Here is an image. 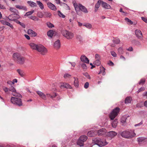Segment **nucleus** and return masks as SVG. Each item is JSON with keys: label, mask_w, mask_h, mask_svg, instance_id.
Returning <instances> with one entry per match:
<instances>
[{"label": "nucleus", "mask_w": 147, "mask_h": 147, "mask_svg": "<svg viewBox=\"0 0 147 147\" xmlns=\"http://www.w3.org/2000/svg\"><path fill=\"white\" fill-rule=\"evenodd\" d=\"M15 7L17 8L20 9H22L25 11L27 10V8L26 6L17 5H16Z\"/></svg>", "instance_id": "obj_23"}, {"label": "nucleus", "mask_w": 147, "mask_h": 147, "mask_svg": "<svg viewBox=\"0 0 147 147\" xmlns=\"http://www.w3.org/2000/svg\"><path fill=\"white\" fill-rule=\"evenodd\" d=\"M105 68L102 67H100V72L98 74H104L105 73Z\"/></svg>", "instance_id": "obj_44"}, {"label": "nucleus", "mask_w": 147, "mask_h": 147, "mask_svg": "<svg viewBox=\"0 0 147 147\" xmlns=\"http://www.w3.org/2000/svg\"><path fill=\"white\" fill-rule=\"evenodd\" d=\"M81 66L84 69H86L87 66L85 63H83L81 65Z\"/></svg>", "instance_id": "obj_63"}, {"label": "nucleus", "mask_w": 147, "mask_h": 147, "mask_svg": "<svg viewBox=\"0 0 147 147\" xmlns=\"http://www.w3.org/2000/svg\"><path fill=\"white\" fill-rule=\"evenodd\" d=\"M141 18L142 20L144 21L145 22L147 23V18L144 17H141Z\"/></svg>", "instance_id": "obj_60"}, {"label": "nucleus", "mask_w": 147, "mask_h": 147, "mask_svg": "<svg viewBox=\"0 0 147 147\" xmlns=\"http://www.w3.org/2000/svg\"><path fill=\"white\" fill-rule=\"evenodd\" d=\"M77 144L80 146H83L84 144V142L79 139L77 142Z\"/></svg>", "instance_id": "obj_37"}, {"label": "nucleus", "mask_w": 147, "mask_h": 147, "mask_svg": "<svg viewBox=\"0 0 147 147\" xmlns=\"http://www.w3.org/2000/svg\"><path fill=\"white\" fill-rule=\"evenodd\" d=\"M102 1L101 0H99L97 2V3L95 4V11H96L98 9V8L99 7L100 4H101Z\"/></svg>", "instance_id": "obj_22"}, {"label": "nucleus", "mask_w": 147, "mask_h": 147, "mask_svg": "<svg viewBox=\"0 0 147 147\" xmlns=\"http://www.w3.org/2000/svg\"><path fill=\"white\" fill-rule=\"evenodd\" d=\"M53 31L52 30H50L47 32V35L48 36L52 37L53 36Z\"/></svg>", "instance_id": "obj_36"}, {"label": "nucleus", "mask_w": 147, "mask_h": 147, "mask_svg": "<svg viewBox=\"0 0 147 147\" xmlns=\"http://www.w3.org/2000/svg\"><path fill=\"white\" fill-rule=\"evenodd\" d=\"M47 25L49 28H52L54 27V26L53 24L51 23L50 22H48L47 23Z\"/></svg>", "instance_id": "obj_45"}, {"label": "nucleus", "mask_w": 147, "mask_h": 147, "mask_svg": "<svg viewBox=\"0 0 147 147\" xmlns=\"http://www.w3.org/2000/svg\"><path fill=\"white\" fill-rule=\"evenodd\" d=\"M145 90V88L144 87H141L138 90L137 92L138 93L140 92L144 91Z\"/></svg>", "instance_id": "obj_49"}, {"label": "nucleus", "mask_w": 147, "mask_h": 147, "mask_svg": "<svg viewBox=\"0 0 147 147\" xmlns=\"http://www.w3.org/2000/svg\"><path fill=\"white\" fill-rule=\"evenodd\" d=\"M46 95L47 97H50L52 99H53L57 96V94L55 93H54L52 94H47Z\"/></svg>", "instance_id": "obj_25"}, {"label": "nucleus", "mask_w": 147, "mask_h": 147, "mask_svg": "<svg viewBox=\"0 0 147 147\" xmlns=\"http://www.w3.org/2000/svg\"><path fill=\"white\" fill-rule=\"evenodd\" d=\"M11 101L12 103L18 106H20L22 105V100L20 98L13 97L11 98Z\"/></svg>", "instance_id": "obj_8"}, {"label": "nucleus", "mask_w": 147, "mask_h": 147, "mask_svg": "<svg viewBox=\"0 0 147 147\" xmlns=\"http://www.w3.org/2000/svg\"><path fill=\"white\" fill-rule=\"evenodd\" d=\"M132 100V99L131 96L127 97L125 100V102L126 104L129 103Z\"/></svg>", "instance_id": "obj_26"}, {"label": "nucleus", "mask_w": 147, "mask_h": 147, "mask_svg": "<svg viewBox=\"0 0 147 147\" xmlns=\"http://www.w3.org/2000/svg\"><path fill=\"white\" fill-rule=\"evenodd\" d=\"M137 140L139 144L147 142V139L143 137L138 138L137 139Z\"/></svg>", "instance_id": "obj_11"}, {"label": "nucleus", "mask_w": 147, "mask_h": 147, "mask_svg": "<svg viewBox=\"0 0 147 147\" xmlns=\"http://www.w3.org/2000/svg\"><path fill=\"white\" fill-rule=\"evenodd\" d=\"M60 87L61 88H71V86L70 85L67 83H63L60 85Z\"/></svg>", "instance_id": "obj_19"}, {"label": "nucleus", "mask_w": 147, "mask_h": 147, "mask_svg": "<svg viewBox=\"0 0 147 147\" xmlns=\"http://www.w3.org/2000/svg\"><path fill=\"white\" fill-rule=\"evenodd\" d=\"M9 85H10V86H11V87H9V90L12 92H14V91H15L16 90L13 86L14 85L10 84Z\"/></svg>", "instance_id": "obj_42"}, {"label": "nucleus", "mask_w": 147, "mask_h": 147, "mask_svg": "<svg viewBox=\"0 0 147 147\" xmlns=\"http://www.w3.org/2000/svg\"><path fill=\"white\" fill-rule=\"evenodd\" d=\"M44 16L46 17L50 18L51 16V14L49 12H45Z\"/></svg>", "instance_id": "obj_39"}, {"label": "nucleus", "mask_w": 147, "mask_h": 147, "mask_svg": "<svg viewBox=\"0 0 147 147\" xmlns=\"http://www.w3.org/2000/svg\"><path fill=\"white\" fill-rule=\"evenodd\" d=\"M106 130L104 128H102L98 130L97 133H98V136H102L104 135L106 133Z\"/></svg>", "instance_id": "obj_13"}, {"label": "nucleus", "mask_w": 147, "mask_h": 147, "mask_svg": "<svg viewBox=\"0 0 147 147\" xmlns=\"http://www.w3.org/2000/svg\"><path fill=\"white\" fill-rule=\"evenodd\" d=\"M83 26H85L87 28L89 29L92 28V25L90 24H87L84 25Z\"/></svg>", "instance_id": "obj_46"}, {"label": "nucleus", "mask_w": 147, "mask_h": 147, "mask_svg": "<svg viewBox=\"0 0 147 147\" xmlns=\"http://www.w3.org/2000/svg\"><path fill=\"white\" fill-rule=\"evenodd\" d=\"M12 92V94L13 96L18 97H22L21 95L20 94L16 92V90Z\"/></svg>", "instance_id": "obj_29"}, {"label": "nucleus", "mask_w": 147, "mask_h": 147, "mask_svg": "<svg viewBox=\"0 0 147 147\" xmlns=\"http://www.w3.org/2000/svg\"><path fill=\"white\" fill-rule=\"evenodd\" d=\"M95 58L96 59L99 60L100 59V55L98 54H96L95 55Z\"/></svg>", "instance_id": "obj_62"}, {"label": "nucleus", "mask_w": 147, "mask_h": 147, "mask_svg": "<svg viewBox=\"0 0 147 147\" xmlns=\"http://www.w3.org/2000/svg\"><path fill=\"white\" fill-rule=\"evenodd\" d=\"M92 141L95 144L98 145L100 147L105 146L108 144V143L105 140H101L96 138L93 139Z\"/></svg>", "instance_id": "obj_4"}, {"label": "nucleus", "mask_w": 147, "mask_h": 147, "mask_svg": "<svg viewBox=\"0 0 147 147\" xmlns=\"http://www.w3.org/2000/svg\"><path fill=\"white\" fill-rule=\"evenodd\" d=\"M74 5L77 13L79 11V9L85 13H87L88 12L86 8L81 4L74 3Z\"/></svg>", "instance_id": "obj_3"}, {"label": "nucleus", "mask_w": 147, "mask_h": 147, "mask_svg": "<svg viewBox=\"0 0 147 147\" xmlns=\"http://www.w3.org/2000/svg\"><path fill=\"white\" fill-rule=\"evenodd\" d=\"M48 7L54 11L57 10V8L55 6L51 3L49 2L47 3Z\"/></svg>", "instance_id": "obj_16"}, {"label": "nucleus", "mask_w": 147, "mask_h": 147, "mask_svg": "<svg viewBox=\"0 0 147 147\" xmlns=\"http://www.w3.org/2000/svg\"><path fill=\"white\" fill-rule=\"evenodd\" d=\"M118 122L117 120L115 119L112 123V126L113 127L115 128L117 126Z\"/></svg>", "instance_id": "obj_30"}, {"label": "nucleus", "mask_w": 147, "mask_h": 147, "mask_svg": "<svg viewBox=\"0 0 147 147\" xmlns=\"http://www.w3.org/2000/svg\"><path fill=\"white\" fill-rule=\"evenodd\" d=\"M29 18L34 21H38L39 20V19L38 18L35 16H31L29 17Z\"/></svg>", "instance_id": "obj_40"}, {"label": "nucleus", "mask_w": 147, "mask_h": 147, "mask_svg": "<svg viewBox=\"0 0 147 147\" xmlns=\"http://www.w3.org/2000/svg\"><path fill=\"white\" fill-rule=\"evenodd\" d=\"M89 85V83L88 82H87L84 84V87L85 88L87 89Z\"/></svg>", "instance_id": "obj_58"}, {"label": "nucleus", "mask_w": 147, "mask_h": 147, "mask_svg": "<svg viewBox=\"0 0 147 147\" xmlns=\"http://www.w3.org/2000/svg\"><path fill=\"white\" fill-rule=\"evenodd\" d=\"M57 12L58 15L60 17L63 18H64L65 17V16L62 13H61L60 11H58Z\"/></svg>", "instance_id": "obj_43"}, {"label": "nucleus", "mask_w": 147, "mask_h": 147, "mask_svg": "<svg viewBox=\"0 0 147 147\" xmlns=\"http://www.w3.org/2000/svg\"><path fill=\"white\" fill-rule=\"evenodd\" d=\"M38 16L40 18H42L43 16V14L41 12H39L37 14Z\"/></svg>", "instance_id": "obj_50"}, {"label": "nucleus", "mask_w": 147, "mask_h": 147, "mask_svg": "<svg viewBox=\"0 0 147 147\" xmlns=\"http://www.w3.org/2000/svg\"><path fill=\"white\" fill-rule=\"evenodd\" d=\"M28 34L33 37H35L37 35V34L33 30L29 29L28 30Z\"/></svg>", "instance_id": "obj_15"}, {"label": "nucleus", "mask_w": 147, "mask_h": 147, "mask_svg": "<svg viewBox=\"0 0 147 147\" xmlns=\"http://www.w3.org/2000/svg\"><path fill=\"white\" fill-rule=\"evenodd\" d=\"M0 9H5V7L3 5L0 4Z\"/></svg>", "instance_id": "obj_64"}, {"label": "nucleus", "mask_w": 147, "mask_h": 147, "mask_svg": "<svg viewBox=\"0 0 147 147\" xmlns=\"http://www.w3.org/2000/svg\"><path fill=\"white\" fill-rule=\"evenodd\" d=\"M125 20L128 23V24L129 25H132L133 24V22L130 19H129L127 18H125Z\"/></svg>", "instance_id": "obj_35"}, {"label": "nucleus", "mask_w": 147, "mask_h": 147, "mask_svg": "<svg viewBox=\"0 0 147 147\" xmlns=\"http://www.w3.org/2000/svg\"><path fill=\"white\" fill-rule=\"evenodd\" d=\"M108 64L111 66H113L114 65L113 63L111 61H109V62L108 63Z\"/></svg>", "instance_id": "obj_61"}, {"label": "nucleus", "mask_w": 147, "mask_h": 147, "mask_svg": "<svg viewBox=\"0 0 147 147\" xmlns=\"http://www.w3.org/2000/svg\"><path fill=\"white\" fill-rule=\"evenodd\" d=\"M76 38L77 39L79 40L80 42L82 41V38L81 35H77Z\"/></svg>", "instance_id": "obj_47"}, {"label": "nucleus", "mask_w": 147, "mask_h": 147, "mask_svg": "<svg viewBox=\"0 0 147 147\" xmlns=\"http://www.w3.org/2000/svg\"><path fill=\"white\" fill-rule=\"evenodd\" d=\"M119 110L120 109L118 107H116L113 110L109 115L111 120H113L117 115Z\"/></svg>", "instance_id": "obj_5"}, {"label": "nucleus", "mask_w": 147, "mask_h": 147, "mask_svg": "<svg viewBox=\"0 0 147 147\" xmlns=\"http://www.w3.org/2000/svg\"><path fill=\"white\" fill-rule=\"evenodd\" d=\"M30 45L32 49L37 51L38 45L35 44L34 43H31L30 44Z\"/></svg>", "instance_id": "obj_21"}, {"label": "nucleus", "mask_w": 147, "mask_h": 147, "mask_svg": "<svg viewBox=\"0 0 147 147\" xmlns=\"http://www.w3.org/2000/svg\"><path fill=\"white\" fill-rule=\"evenodd\" d=\"M27 3L32 7H35L37 6L36 3L31 1H28Z\"/></svg>", "instance_id": "obj_24"}, {"label": "nucleus", "mask_w": 147, "mask_h": 147, "mask_svg": "<svg viewBox=\"0 0 147 147\" xmlns=\"http://www.w3.org/2000/svg\"><path fill=\"white\" fill-rule=\"evenodd\" d=\"M81 61L85 63H89V60L84 55H82L80 58Z\"/></svg>", "instance_id": "obj_12"}, {"label": "nucleus", "mask_w": 147, "mask_h": 147, "mask_svg": "<svg viewBox=\"0 0 147 147\" xmlns=\"http://www.w3.org/2000/svg\"><path fill=\"white\" fill-rule=\"evenodd\" d=\"M74 84L75 87H78L79 86V81L78 79L76 78H74Z\"/></svg>", "instance_id": "obj_27"}, {"label": "nucleus", "mask_w": 147, "mask_h": 147, "mask_svg": "<svg viewBox=\"0 0 147 147\" xmlns=\"http://www.w3.org/2000/svg\"><path fill=\"white\" fill-rule=\"evenodd\" d=\"M111 53L112 55L114 57H116L117 56V54L116 53L113 51H112L111 52Z\"/></svg>", "instance_id": "obj_54"}, {"label": "nucleus", "mask_w": 147, "mask_h": 147, "mask_svg": "<svg viewBox=\"0 0 147 147\" xmlns=\"http://www.w3.org/2000/svg\"><path fill=\"white\" fill-rule=\"evenodd\" d=\"M54 46L55 49H59L61 46L60 40H58L56 41L54 43Z\"/></svg>", "instance_id": "obj_14"}, {"label": "nucleus", "mask_w": 147, "mask_h": 147, "mask_svg": "<svg viewBox=\"0 0 147 147\" xmlns=\"http://www.w3.org/2000/svg\"><path fill=\"white\" fill-rule=\"evenodd\" d=\"M127 118L125 116H123L121 119V122L123 123H127Z\"/></svg>", "instance_id": "obj_33"}, {"label": "nucleus", "mask_w": 147, "mask_h": 147, "mask_svg": "<svg viewBox=\"0 0 147 147\" xmlns=\"http://www.w3.org/2000/svg\"><path fill=\"white\" fill-rule=\"evenodd\" d=\"M117 133L114 131H110L107 133L106 134V136L108 137H109L111 138H114L116 136Z\"/></svg>", "instance_id": "obj_9"}, {"label": "nucleus", "mask_w": 147, "mask_h": 147, "mask_svg": "<svg viewBox=\"0 0 147 147\" xmlns=\"http://www.w3.org/2000/svg\"><path fill=\"white\" fill-rule=\"evenodd\" d=\"M102 6L105 9H110L111 8V6L106 3L102 1L101 3Z\"/></svg>", "instance_id": "obj_18"}, {"label": "nucleus", "mask_w": 147, "mask_h": 147, "mask_svg": "<svg viewBox=\"0 0 147 147\" xmlns=\"http://www.w3.org/2000/svg\"><path fill=\"white\" fill-rule=\"evenodd\" d=\"M96 133V131H91L88 132L87 133V135L91 137L94 136Z\"/></svg>", "instance_id": "obj_20"}, {"label": "nucleus", "mask_w": 147, "mask_h": 147, "mask_svg": "<svg viewBox=\"0 0 147 147\" xmlns=\"http://www.w3.org/2000/svg\"><path fill=\"white\" fill-rule=\"evenodd\" d=\"M34 12V10L26 12L24 15L25 16H28L32 14Z\"/></svg>", "instance_id": "obj_38"}, {"label": "nucleus", "mask_w": 147, "mask_h": 147, "mask_svg": "<svg viewBox=\"0 0 147 147\" xmlns=\"http://www.w3.org/2000/svg\"><path fill=\"white\" fill-rule=\"evenodd\" d=\"M87 139V137L86 136H81L79 139V140H80L84 142L86 141V140Z\"/></svg>", "instance_id": "obj_28"}, {"label": "nucleus", "mask_w": 147, "mask_h": 147, "mask_svg": "<svg viewBox=\"0 0 147 147\" xmlns=\"http://www.w3.org/2000/svg\"><path fill=\"white\" fill-rule=\"evenodd\" d=\"M37 51L43 55H46L47 53V49L42 45H39L38 46Z\"/></svg>", "instance_id": "obj_7"}, {"label": "nucleus", "mask_w": 147, "mask_h": 147, "mask_svg": "<svg viewBox=\"0 0 147 147\" xmlns=\"http://www.w3.org/2000/svg\"><path fill=\"white\" fill-rule=\"evenodd\" d=\"M120 42V40L119 39H117L113 41V42L115 43L116 44H118Z\"/></svg>", "instance_id": "obj_53"}, {"label": "nucleus", "mask_w": 147, "mask_h": 147, "mask_svg": "<svg viewBox=\"0 0 147 147\" xmlns=\"http://www.w3.org/2000/svg\"><path fill=\"white\" fill-rule=\"evenodd\" d=\"M62 33L63 36L68 39H71L74 37L73 33L68 30H63L62 31Z\"/></svg>", "instance_id": "obj_6"}, {"label": "nucleus", "mask_w": 147, "mask_h": 147, "mask_svg": "<svg viewBox=\"0 0 147 147\" xmlns=\"http://www.w3.org/2000/svg\"><path fill=\"white\" fill-rule=\"evenodd\" d=\"M36 3L41 9H42L44 8V5L41 2L38 1H36Z\"/></svg>", "instance_id": "obj_31"}, {"label": "nucleus", "mask_w": 147, "mask_h": 147, "mask_svg": "<svg viewBox=\"0 0 147 147\" xmlns=\"http://www.w3.org/2000/svg\"><path fill=\"white\" fill-rule=\"evenodd\" d=\"M68 63L69 64H68V65H69V64H70L71 65L72 67H75L76 65V63L74 62H68Z\"/></svg>", "instance_id": "obj_52"}, {"label": "nucleus", "mask_w": 147, "mask_h": 147, "mask_svg": "<svg viewBox=\"0 0 147 147\" xmlns=\"http://www.w3.org/2000/svg\"><path fill=\"white\" fill-rule=\"evenodd\" d=\"M118 51L120 54H122L123 53V49L121 47L119 48L118 49Z\"/></svg>", "instance_id": "obj_56"}, {"label": "nucleus", "mask_w": 147, "mask_h": 147, "mask_svg": "<svg viewBox=\"0 0 147 147\" xmlns=\"http://www.w3.org/2000/svg\"><path fill=\"white\" fill-rule=\"evenodd\" d=\"M12 57L13 60L18 64H23L25 62V58L18 53H14Z\"/></svg>", "instance_id": "obj_1"}, {"label": "nucleus", "mask_w": 147, "mask_h": 147, "mask_svg": "<svg viewBox=\"0 0 147 147\" xmlns=\"http://www.w3.org/2000/svg\"><path fill=\"white\" fill-rule=\"evenodd\" d=\"M17 82V80L16 79H14L13 82L11 81H8L7 82V84H9L14 85L15 82L16 83Z\"/></svg>", "instance_id": "obj_34"}, {"label": "nucleus", "mask_w": 147, "mask_h": 147, "mask_svg": "<svg viewBox=\"0 0 147 147\" xmlns=\"http://www.w3.org/2000/svg\"><path fill=\"white\" fill-rule=\"evenodd\" d=\"M71 76V75L69 74H65L64 77L65 78H69Z\"/></svg>", "instance_id": "obj_55"}, {"label": "nucleus", "mask_w": 147, "mask_h": 147, "mask_svg": "<svg viewBox=\"0 0 147 147\" xmlns=\"http://www.w3.org/2000/svg\"><path fill=\"white\" fill-rule=\"evenodd\" d=\"M121 135L123 138L129 139L132 138L134 137L136 134L134 132V131L130 130L123 131L121 133Z\"/></svg>", "instance_id": "obj_2"}, {"label": "nucleus", "mask_w": 147, "mask_h": 147, "mask_svg": "<svg viewBox=\"0 0 147 147\" xmlns=\"http://www.w3.org/2000/svg\"><path fill=\"white\" fill-rule=\"evenodd\" d=\"M3 23L4 25L9 26L12 29L13 28V25L9 22L6 21H4Z\"/></svg>", "instance_id": "obj_32"}, {"label": "nucleus", "mask_w": 147, "mask_h": 147, "mask_svg": "<svg viewBox=\"0 0 147 147\" xmlns=\"http://www.w3.org/2000/svg\"><path fill=\"white\" fill-rule=\"evenodd\" d=\"M93 64L97 66L99 65L100 64V62L99 60L96 59L95 61L94 62Z\"/></svg>", "instance_id": "obj_41"}, {"label": "nucleus", "mask_w": 147, "mask_h": 147, "mask_svg": "<svg viewBox=\"0 0 147 147\" xmlns=\"http://www.w3.org/2000/svg\"><path fill=\"white\" fill-rule=\"evenodd\" d=\"M3 89L5 92H7L9 90V89H8L5 86H3Z\"/></svg>", "instance_id": "obj_59"}, {"label": "nucleus", "mask_w": 147, "mask_h": 147, "mask_svg": "<svg viewBox=\"0 0 147 147\" xmlns=\"http://www.w3.org/2000/svg\"><path fill=\"white\" fill-rule=\"evenodd\" d=\"M17 71L18 74H23L24 73V71L20 69H18Z\"/></svg>", "instance_id": "obj_57"}, {"label": "nucleus", "mask_w": 147, "mask_h": 147, "mask_svg": "<svg viewBox=\"0 0 147 147\" xmlns=\"http://www.w3.org/2000/svg\"><path fill=\"white\" fill-rule=\"evenodd\" d=\"M145 80L144 79H142L139 82V84L140 85L143 84L145 82Z\"/></svg>", "instance_id": "obj_48"}, {"label": "nucleus", "mask_w": 147, "mask_h": 147, "mask_svg": "<svg viewBox=\"0 0 147 147\" xmlns=\"http://www.w3.org/2000/svg\"><path fill=\"white\" fill-rule=\"evenodd\" d=\"M135 34L136 37L139 39H142L143 36L141 31L138 29H137L135 31Z\"/></svg>", "instance_id": "obj_10"}, {"label": "nucleus", "mask_w": 147, "mask_h": 147, "mask_svg": "<svg viewBox=\"0 0 147 147\" xmlns=\"http://www.w3.org/2000/svg\"><path fill=\"white\" fill-rule=\"evenodd\" d=\"M37 93L41 97V98L44 100H46V96L43 93L40 91H38L37 92Z\"/></svg>", "instance_id": "obj_17"}, {"label": "nucleus", "mask_w": 147, "mask_h": 147, "mask_svg": "<svg viewBox=\"0 0 147 147\" xmlns=\"http://www.w3.org/2000/svg\"><path fill=\"white\" fill-rule=\"evenodd\" d=\"M17 23L19 24L23 28H25V25L24 23L21 22L19 21H17Z\"/></svg>", "instance_id": "obj_51"}]
</instances>
